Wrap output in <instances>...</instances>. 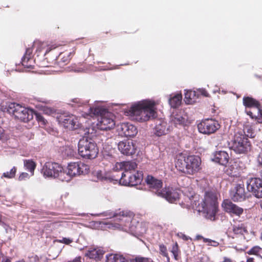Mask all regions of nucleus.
Here are the masks:
<instances>
[{
  "label": "nucleus",
  "instance_id": "nucleus-14",
  "mask_svg": "<svg viewBox=\"0 0 262 262\" xmlns=\"http://www.w3.org/2000/svg\"><path fill=\"white\" fill-rule=\"evenodd\" d=\"M184 101L187 104H192L198 101L200 95L207 97V92L203 89H199L197 91H185Z\"/></svg>",
  "mask_w": 262,
  "mask_h": 262
},
{
  "label": "nucleus",
  "instance_id": "nucleus-30",
  "mask_svg": "<svg viewBox=\"0 0 262 262\" xmlns=\"http://www.w3.org/2000/svg\"><path fill=\"white\" fill-rule=\"evenodd\" d=\"M107 262H127L122 255L118 254H110L106 256Z\"/></svg>",
  "mask_w": 262,
  "mask_h": 262
},
{
  "label": "nucleus",
  "instance_id": "nucleus-55",
  "mask_svg": "<svg viewBox=\"0 0 262 262\" xmlns=\"http://www.w3.org/2000/svg\"><path fill=\"white\" fill-rule=\"evenodd\" d=\"M203 237L202 235H197L195 237V239L196 240H200L201 239H203Z\"/></svg>",
  "mask_w": 262,
  "mask_h": 262
},
{
  "label": "nucleus",
  "instance_id": "nucleus-18",
  "mask_svg": "<svg viewBox=\"0 0 262 262\" xmlns=\"http://www.w3.org/2000/svg\"><path fill=\"white\" fill-rule=\"evenodd\" d=\"M235 192L231 196L234 202H242L246 199V193L245 189L244 183L240 181L235 187Z\"/></svg>",
  "mask_w": 262,
  "mask_h": 262
},
{
  "label": "nucleus",
  "instance_id": "nucleus-21",
  "mask_svg": "<svg viewBox=\"0 0 262 262\" xmlns=\"http://www.w3.org/2000/svg\"><path fill=\"white\" fill-rule=\"evenodd\" d=\"M199 131L204 134L213 133V120L211 119H206L198 125Z\"/></svg>",
  "mask_w": 262,
  "mask_h": 262
},
{
  "label": "nucleus",
  "instance_id": "nucleus-24",
  "mask_svg": "<svg viewBox=\"0 0 262 262\" xmlns=\"http://www.w3.org/2000/svg\"><path fill=\"white\" fill-rule=\"evenodd\" d=\"M229 159L228 154L224 151H216L214 155V162L223 166H225L228 163Z\"/></svg>",
  "mask_w": 262,
  "mask_h": 262
},
{
  "label": "nucleus",
  "instance_id": "nucleus-9",
  "mask_svg": "<svg viewBox=\"0 0 262 262\" xmlns=\"http://www.w3.org/2000/svg\"><path fill=\"white\" fill-rule=\"evenodd\" d=\"M7 111L10 114H12L15 118L24 122H27L33 118V110L18 103H10L8 105Z\"/></svg>",
  "mask_w": 262,
  "mask_h": 262
},
{
  "label": "nucleus",
  "instance_id": "nucleus-48",
  "mask_svg": "<svg viewBox=\"0 0 262 262\" xmlns=\"http://www.w3.org/2000/svg\"><path fill=\"white\" fill-rule=\"evenodd\" d=\"M33 259H34L35 262H45L44 259H43L41 258H39L36 255L33 257Z\"/></svg>",
  "mask_w": 262,
  "mask_h": 262
},
{
  "label": "nucleus",
  "instance_id": "nucleus-45",
  "mask_svg": "<svg viewBox=\"0 0 262 262\" xmlns=\"http://www.w3.org/2000/svg\"><path fill=\"white\" fill-rule=\"evenodd\" d=\"M70 55H71V53H69L68 54H67V56H65L64 55L62 57L61 59H62V61L63 63H66V62H68L70 59Z\"/></svg>",
  "mask_w": 262,
  "mask_h": 262
},
{
  "label": "nucleus",
  "instance_id": "nucleus-51",
  "mask_svg": "<svg viewBox=\"0 0 262 262\" xmlns=\"http://www.w3.org/2000/svg\"><path fill=\"white\" fill-rule=\"evenodd\" d=\"M258 163L259 165L262 166V153H260L257 158Z\"/></svg>",
  "mask_w": 262,
  "mask_h": 262
},
{
  "label": "nucleus",
  "instance_id": "nucleus-50",
  "mask_svg": "<svg viewBox=\"0 0 262 262\" xmlns=\"http://www.w3.org/2000/svg\"><path fill=\"white\" fill-rule=\"evenodd\" d=\"M214 216H215V214L217 212L218 209V205L216 203L215 200H214Z\"/></svg>",
  "mask_w": 262,
  "mask_h": 262
},
{
  "label": "nucleus",
  "instance_id": "nucleus-41",
  "mask_svg": "<svg viewBox=\"0 0 262 262\" xmlns=\"http://www.w3.org/2000/svg\"><path fill=\"white\" fill-rule=\"evenodd\" d=\"M73 102L75 103V106H81L82 105H85V103L79 98H75L73 100Z\"/></svg>",
  "mask_w": 262,
  "mask_h": 262
},
{
  "label": "nucleus",
  "instance_id": "nucleus-25",
  "mask_svg": "<svg viewBox=\"0 0 262 262\" xmlns=\"http://www.w3.org/2000/svg\"><path fill=\"white\" fill-rule=\"evenodd\" d=\"M221 127L220 124L218 122L214 120V138H216V141L218 142L215 146L220 147L223 146L222 141H223V136L224 135V130L220 129Z\"/></svg>",
  "mask_w": 262,
  "mask_h": 262
},
{
  "label": "nucleus",
  "instance_id": "nucleus-62",
  "mask_svg": "<svg viewBox=\"0 0 262 262\" xmlns=\"http://www.w3.org/2000/svg\"><path fill=\"white\" fill-rule=\"evenodd\" d=\"M1 221H2V216H0V223L1 222Z\"/></svg>",
  "mask_w": 262,
  "mask_h": 262
},
{
  "label": "nucleus",
  "instance_id": "nucleus-17",
  "mask_svg": "<svg viewBox=\"0 0 262 262\" xmlns=\"http://www.w3.org/2000/svg\"><path fill=\"white\" fill-rule=\"evenodd\" d=\"M222 205L225 211L231 215L240 216L244 212L243 208L233 204L231 201L228 200L224 201Z\"/></svg>",
  "mask_w": 262,
  "mask_h": 262
},
{
  "label": "nucleus",
  "instance_id": "nucleus-53",
  "mask_svg": "<svg viewBox=\"0 0 262 262\" xmlns=\"http://www.w3.org/2000/svg\"><path fill=\"white\" fill-rule=\"evenodd\" d=\"M257 111L262 118V106H261V105L259 106V107L258 108Z\"/></svg>",
  "mask_w": 262,
  "mask_h": 262
},
{
  "label": "nucleus",
  "instance_id": "nucleus-4",
  "mask_svg": "<svg viewBox=\"0 0 262 262\" xmlns=\"http://www.w3.org/2000/svg\"><path fill=\"white\" fill-rule=\"evenodd\" d=\"M201 162L200 157L198 156H186L181 153L177 157L176 167L183 173L193 174L199 170Z\"/></svg>",
  "mask_w": 262,
  "mask_h": 262
},
{
  "label": "nucleus",
  "instance_id": "nucleus-3",
  "mask_svg": "<svg viewBox=\"0 0 262 262\" xmlns=\"http://www.w3.org/2000/svg\"><path fill=\"white\" fill-rule=\"evenodd\" d=\"M101 102H98L93 106H88V112L82 114L84 118L89 116L91 117L98 116L97 126L100 130H107L113 128L115 125L113 116L111 113L107 111L106 108L102 106Z\"/></svg>",
  "mask_w": 262,
  "mask_h": 262
},
{
  "label": "nucleus",
  "instance_id": "nucleus-23",
  "mask_svg": "<svg viewBox=\"0 0 262 262\" xmlns=\"http://www.w3.org/2000/svg\"><path fill=\"white\" fill-rule=\"evenodd\" d=\"M169 127L167 122L164 120H158L155 127V134L158 136L165 135L169 131Z\"/></svg>",
  "mask_w": 262,
  "mask_h": 262
},
{
  "label": "nucleus",
  "instance_id": "nucleus-52",
  "mask_svg": "<svg viewBox=\"0 0 262 262\" xmlns=\"http://www.w3.org/2000/svg\"><path fill=\"white\" fill-rule=\"evenodd\" d=\"M247 133H248L247 135H249L252 134V138L254 137V136H253L254 133L252 132V129L251 128H249L247 129Z\"/></svg>",
  "mask_w": 262,
  "mask_h": 262
},
{
  "label": "nucleus",
  "instance_id": "nucleus-34",
  "mask_svg": "<svg viewBox=\"0 0 262 262\" xmlns=\"http://www.w3.org/2000/svg\"><path fill=\"white\" fill-rule=\"evenodd\" d=\"M24 164L25 168L31 172V176H33L36 167L35 163L32 160H25Z\"/></svg>",
  "mask_w": 262,
  "mask_h": 262
},
{
  "label": "nucleus",
  "instance_id": "nucleus-26",
  "mask_svg": "<svg viewBox=\"0 0 262 262\" xmlns=\"http://www.w3.org/2000/svg\"><path fill=\"white\" fill-rule=\"evenodd\" d=\"M104 251L99 247L89 248L85 253V256L90 258L99 259L103 255Z\"/></svg>",
  "mask_w": 262,
  "mask_h": 262
},
{
  "label": "nucleus",
  "instance_id": "nucleus-22",
  "mask_svg": "<svg viewBox=\"0 0 262 262\" xmlns=\"http://www.w3.org/2000/svg\"><path fill=\"white\" fill-rule=\"evenodd\" d=\"M160 193L159 196L165 198L170 203L175 202L179 198L178 193L172 188H165Z\"/></svg>",
  "mask_w": 262,
  "mask_h": 262
},
{
  "label": "nucleus",
  "instance_id": "nucleus-7",
  "mask_svg": "<svg viewBox=\"0 0 262 262\" xmlns=\"http://www.w3.org/2000/svg\"><path fill=\"white\" fill-rule=\"evenodd\" d=\"M192 208L199 212H203L207 219L212 220L213 217V192H206L204 199L200 204L194 201L191 204Z\"/></svg>",
  "mask_w": 262,
  "mask_h": 262
},
{
  "label": "nucleus",
  "instance_id": "nucleus-35",
  "mask_svg": "<svg viewBox=\"0 0 262 262\" xmlns=\"http://www.w3.org/2000/svg\"><path fill=\"white\" fill-rule=\"evenodd\" d=\"M75 153V148L73 146H66L63 150V154L67 157H73Z\"/></svg>",
  "mask_w": 262,
  "mask_h": 262
},
{
  "label": "nucleus",
  "instance_id": "nucleus-40",
  "mask_svg": "<svg viewBox=\"0 0 262 262\" xmlns=\"http://www.w3.org/2000/svg\"><path fill=\"white\" fill-rule=\"evenodd\" d=\"M159 250L160 254L163 256L166 257L168 256L167 248L163 244L159 245Z\"/></svg>",
  "mask_w": 262,
  "mask_h": 262
},
{
  "label": "nucleus",
  "instance_id": "nucleus-11",
  "mask_svg": "<svg viewBox=\"0 0 262 262\" xmlns=\"http://www.w3.org/2000/svg\"><path fill=\"white\" fill-rule=\"evenodd\" d=\"M59 124L66 128L74 130L79 127L78 118L72 114L64 113L57 117Z\"/></svg>",
  "mask_w": 262,
  "mask_h": 262
},
{
  "label": "nucleus",
  "instance_id": "nucleus-63",
  "mask_svg": "<svg viewBox=\"0 0 262 262\" xmlns=\"http://www.w3.org/2000/svg\"><path fill=\"white\" fill-rule=\"evenodd\" d=\"M260 206H261V208H262V202L260 203Z\"/></svg>",
  "mask_w": 262,
  "mask_h": 262
},
{
  "label": "nucleus",
  "instance_id": "nucleus-6",
  "mask_svg": "<svg viewBox=\"0 0 262 262\" xmlns=\"http://www.w3.org/2000/svg\"><path fill=\"white\" fill-rule=\"evenodd\" d=\"M80 156L85 159H94L98 153L96 143L92 139L83 137L80 139L78 144Z\"/></svg>",
  "mask_w": 262,
  "mask_h": 262
},
{
  "label": "nucleus",
  "instance_id": "nucleus-60",
  "mask_svg": "<svg viewBox=\"0 0 262 262\" xmlns=\"http://www.w3.org/2000/svg\"><path fill=\"white\" fill-rule=\"evenodd\" d=\"M41 51V49H40L39 48H37L36 49V51H38V52H40Z\"/></svg>",
  "mask_w": 262,
  "mask_h": 262
},
{
  "label": "nucleus",
  "instance_id": "nucleus-28",
  "mask_svg": "<svg viewBox=\"0 0 262 262\" xmlns=\"http://www.w3.org/2000/svg\"><path fill=\"white\" fill-rule=\"evenodd\" d=\"M116 167L117 168L124 169L125 171V172H123L124 174H127V173H132L131 171L134 170L137 168V165L133 161H125L117 163Z\"/></svg>",
  "mask_w": 262,
  "mask_h": 262
},
{
  "label": "nucleus",
  "instance_id": "nucleus-15",
  "mask_svg": "<svg viewBox=\"0 0 262 262\" xmlns=\"http://www.w3.org/2000/svg\"><path fill=\"white\" fill-rule=\"evenodd\" d=\"M117 130L121 136L134 137L137 133L136 127L128 122L121 123L118 125Z\"/></svg>",
  "mask_w": 262,
  "mask_h": 262
},
{
  "label": "nucleus",
  "instance_id": "nucleus-56",
  "mask_svg": "<svg viewBox=\"0 0 262 262\" xmlns=\"http://www.w3.org/2000/svg\"><path fill=\"white\" fill-rule=\"evenodd\" d=\"M3 133H4V129L2 127H0V139L2 138Z\"/></svg>",
  "mask_w": 262,
  "mask_h": 262
},
{
  "label": "nucleus",
  "instance_id": "nucleus-2",
  "mask_svg": "<svg viewBox=\"0 0 262 262\" xmlns=\"http://www.w3.org/2000/svg\"><path fill=\"white\" fill-rule=\"evenodd\" d=\"M154 102L144 100L133 104L125 111L126 116L137 121L146 122L156 116Z\"/></svg>",
  "mask_w": 262,
  "mask_h": 262
},
{
  "label": "nucleus",
  "instance_id": "nucleus-8",
  "mask_svg": "<svg viewBox=\"0 0 262 262\" xmlns=\"http://www.w3.org/2000/svg\"><path fill=\"white\" fill-rule=\"evenodd\" d=\"M88 170V166L82 163H70L68 164L66 170H62V172L61 173L60 180L69 182L71 178L74 176L86 173Z\"/></svg>",
  "mask_w": 262,
  "mask_h": 262
},
{
  "label": "nucleus",
  "instance_id": "nucleus-29",
  "mask_svg": "<svg viewBox=\"0 0 262 262\" xmlns=\"http://www.w3.org/2000/svg\"><path fill=\"white\" fill-rule=\"evenodd\" d=\"M243 101V104L246 107H254L258 110L260 105L257 100L250 97H244Z\"/></svg>",
  "mask_w": 262,
  "mask_h": 262
},
{
  "label": "nucleus",
  "instance_id": "nucleus-58",
  "mask_svg": "<svg viewBox=\"0 0 262 262\" xmlns=\"http://www.w3.org/2000/svg\"><path fill=\"white\" fill-rule=\"evenodd\" d=\"M166 258H167V261L166 262H170V258H169V256L166 257Z\"/></svg>",
  "mask_w": 262,
  "mask_h": 262
},
{
  "label": "nucleus",
  "instance_id": "nucleus-19",
  "mask_svg": "<svg viewBox=\"0 0 262 262\" xmlns=\"http://www.w3.org/2000/svg\"><path fill=\"white\" fill-rule=\"evenodd\" d=\"M37 43L35 42L33 46L31 48H28L26 49L25 55L22 58L23 66L28 69H32L34 66L35 60L33 58L32 53L33 48L37 45Z\"/></svg>",
  "mask_w": 262,
  "mask_h": 262
},
{
  "label": "nucleus",
  "instance_id": "nucleus-47",
  "mask_svg": "<svg viewBox=\"0 0 262 262\" xmlns=\"http://www.w3.org/2000/svg\"><path fill=\"white\" fill-rule=\"evenodd\" d=\"M36 117H37V118L38 120V121L42 122V123L43 124L46 123V120L44 119V118L42 116H41L40 115H37Z\"/></svg>",
  "mask_w": 262,
  "mask_h": 262
},
{
  "label": "nucleus",
  "instance_id": "nucleus-32",
  "mask_svg": "<svg viewBox=\"0 0 262 262\" xmlns=\"http://www.w3.org/2000/svg\"><path fill=\"white\" fill-rule=\"evenodd\" d=\"M182 98L181 94H177L169 99V103L172 107H177L181 104Z\"/></svg>",
  "mask_w": 262,
  "mask_h": 262
},
{
  "label": "nucleus",
  "instance_id": "nucleus-64",
  "mask_svg": "<svg viewBox=\"0 0 262 262\" xmlns=\"http://www.w3.org/2000/svg\"><path fill=\"white\" fill-rule=\"evenodd\" d=\"M215 91H216V90H213L214 93L215 92Z\"/></svg>",
  "mask_w": 262,
  "mask_h": 262
},
{
  "label": "nucleus",
  "instance_id": "nucleus-59",
  "mask_svg": "<svg viewBox=\"0 0 262 262\" xmlns=\"http://www.w3.org/2000/svg\"><path fill=\"white\" fill-rule=\"evenodd\" d=\"M183 239H185L186 240L187 239L186 236L185 235H183Z\"/></svg>",
  "mask_w": 262,
  "mask_h": 262
},
{
  "label": "nucleus",
  "instance_id": "nucleus-39",
  "mask_svg": "<svg viewBox=\"0 0 262 262\" xmlns=\"http://www.w3.org/2000/svg\"><path fill=\"white\" fill-rule=\"evenodd\" d=\"M171 252L173 254L174 258L177 259V257L178 255V252H179L178 245L177 242H176L173 245Z\"/></svg>",
  "mask_w": 262,
  "mask_h": 262
},
{
  "label": "nucleus",
  "instance_id": "nucleus-57",
  "mask_svg": "<svg viewBox=\"0 0 262 262\" xmlns=\"http://www.w3.org/2000/svg\"><path fill=\"white\" fill-rule=\"evenodd\" d=\"M247 113L248 115H249L251 118H253L254 116L253 115L251 111L247 112Z\"/></svg>",
  "mask_w": 262,
  "mask_h": 262
},
{
  "label": "nucleus",
  "instance_id": "nucleus-1",
  "mask_svg": "<svg viewBox=\"0 0 262 262\" xmlns=\"http://www.w3.org/2000/svg\"><path fill=\"white\" fill-rule=\"evenodd\" d=\"M112 217V221L105 223L108 225L109 228L130 232L134 234L144 233V230L142 228L141 224L135 218L133 212L121 211L113 213Z\"/></svg>",
  "mask_w": 262,
  "mask_h": 262
},
{
  "label": "nucleus",
  "instance_id": "nucleus-42",
  "mask_svg": "<svg viewBox=\"0 0 262 262\" xmlns=\"http://www.w3.org/2000/svg\"><path fill=\"white\" fill-rule=\"evenodd\" d=\"M96 176L98 180L104 181L107 180V178L103 176V173L101 171H97Z\"/></svg>",
  "mask_w": 262,
  "mask_h": 262
},
{
  "label": "nucleus",
  "instance_id": "nucleus-13",
  "mask_svg": "<svg viewBox=\"0 0 262 262\" xmlns=\"http://www.w3.org/2000/svg\"><path fill=\"white\" fill-rule=\"evenodd\" d=\"M247 189L258 198H262V180L259 178H251L247 181Z\"/></svg>",
  "mask_w": 262,
  "mask_h": 262
},
{
  "label": "nucleus",
  "instance_id": "nucleus-46",
  "mask_svg": "<svg viewBox=\"0 0 262 262\" xmlns=\"http://www.w3.org/2000/svg\"><path fill=\"white\" fill-rule=\"evenodd\" d=\"M57 47V46L55 44H54V45H51L50 46H49L47 49V50H46V53L45 54H47V53H48L49 52H50L51 50H53V49H54L55 48H56Z\"/></svg>",
  "mask_w": 262,
  "mask_h": 262
},
{
  "label": "nucleus",
  "instance_id": "nucleus-27",
  "mask_svg": "<svg viewBox=\"0 0 262 262\" xmlns=\"http://www.w3.org/2000/svg\"><path fill=\"white\" fill-rule=\"evenodd\" d=\"M188 121L187 116L185 114H176L171 117V122L175 126H182L186 125Z\"/></svg>",
  "mask_w": 262,
  "mask_h": 262
},
{
  "label": "nucleus",
  "instance_id": "nucleus-54",
  "mask_svg": "<svg viewBox=\"0 0 262 262\" xmlns=\"http://www.w3.org/2000/svg\"><path fill=\"white\" fill-rule=\"evenodd\" d=\"M246 262H255L254 259L253 257H248Z\"/></svg>",
  "mask_w": 262,
  "mask_h": 262
},
{
  "label": "nucleus",
  "instance_id": "nucleus-31",
  "mask_svg": "<svg viewBox=\"0 0 262 262\" xmlns=\"http://www.w3.org/2000/svg\"><path fill=\"white\" fill-rule=\"evenodd\" d=\"M225 172L230 177H236L237 174V165L235 162L230 163L227 167L224 169Z\"/></svg>",
  "mask_w": 262,
  "mask_h": 262
},
{
  "label": "nucleus",
  "instance_id": "nucleus-43",
  "mask_svg": "<svg viewBox=\"0 0 262 262\" xmlns=\"http://www.w3.org/2000/svg\"><path fill=\"white\" fill-rule=\"evenodd\" d=\"M58 242L61 243L69 245L73 242V240L70 238L63 237L61 239L59 240Z\"/></svg>",
  "mask_w": 262,
  "mask_h": 262
},
{
  "label": "nucleus",
  "instance_id": "nucleus-20",
  "mask_svg": "<svg viewBox=\"0 0 262 262\" xmlns=\"http://www.w3.org/2000/svg\"><path fill=\"white\" fill-rule=\"evenodd\" d=\"M146 181L147 185L151 189V191L156 193L158 196L160 195V192L162 191V189L161 190L162 186V181L150 176H147Z\"/></svg>",
  "mask_w": 262,
  "mask_h": 262
},
{
  "label": "nucleus",
  "instance_id": "nucleus-36",
  "mask_svg": "<svg viewBox=\"0 0 262 262\" xmlns=\"http://www.w3.org/2000/svg\"><path fill=\"white\" fill-rule=\"evenodd\" d=\"M130 262H154L152 259L140 256H136L134 258L130 259Z\"/></svg>",
  "mask_w": 262,
  "mask_h": 262
},
{
  "label": "nucleus",
  "instance_id": "nucleus-16",
  "mask_svg": "<svg viewBox=\"0 0 262 262\" xmlns=\"http://www.w3.org/2000/svg\"><path fill=\"white\" fill-rule=\"evenodd\" d=\"M118 149L123 155H132L136 151L135 144L132 140H126L120 142L118 145Z\"/></svg>",
  "mask_w": 262,
  "mask_h": 262
},
{
  "label": "nucleus",
  "instance_id": "nucleus-12",
  "mask_svg": "<svg viewBox=\"0 0 262 262\" xmlns=\"http://www.w3.org/2000/svg\"><path fill=\"white\" fill-rule=\"evenodd\" d=\"M142 171H134V173H121L120 183L125 186H135L141 183L143 179Z\"/></svg>",
  "mask_w": 262,
  "mask_h": 262
},
{
  "label": "nucleus",
  "instance_id": "nucleus-49",
  "mask_svg": "<svg viewBox=\"0 0 262 262\" xmlns=\"http://www.w3.org/2000/svg\"><path fill=\"white\" fill-rule=\"evenodd\" d=\"M203 241L204 243H208V245H211V243L212 241L210 239L207 238H203Z\"/></svg>",
  "mask_w": 262,
  "mask_h": 262
},
{
  "label": "nucleus",
  "instance_id": "nucleus-37",
  "mask_svg": "<svg viewBox=\"0 0 262 262\" xmlns=\"http://www.w3.org/2000/svg\"><path fill=\"white\" fill-rule=\"evenodd\" d=\"M261 248L259 247V246H256L253 247H252L251 249H250L249 251L246 252V253H247L249 255H255L258 256L259 252L260 251Z\"/></svg>",
  "mask_w": 262,
  "mask_h": 262
},
{
  "label": "nucleus",
  "instance_id": "nucleus-10",
  "mask_svg": "<svg viewBox=\"0 0 262 262\" xmlns=\"http://www.w3.org/2000/svg\"><path fill=\"white\" fill-rule=\"evenodd\" d=\"M63 168L57 163L46 162L41 169V172L45 178H58L60 180Z\"/></svg>",
  "mask_w": 262,
  "mask_h": 262
},
{
  "label": "nucleus",
  "instance_id": "nucleus-5",
  "mask_svg": "<svg viewBox=\"0 0 262 262\" xmlns=\"http://www.w3.org/2000/svg\"><path fill=\"white\" fill-rule=\"evenodd\" d=\"M248 137L252 138V135H246L245 131L236 133L231 141V148L236 154L248 153L251 148V144Z\"/></svg>",
  "mask_w": 262,
  "mask_h": 262
},
{
  "label": "nucleus",
  "instance_id": "nucleus-61",
  "mask_svg": "<svg viewBox=\"0 0 262 262\" xmlns=\"http://www.w3.org/2000/svg\"><path fill=\"white\" fill-rule=\"evenodd\" d=\"M260 239L262 241V231H261V233L260 234Z\"/></svg>",
  "mask_w": 262,
  "mask_h": 262
},
{
  "label": "nucleus",
  "instance_id": "nucleus-33",
  "mask_svg": "<svg viewBox=\"0 0 262 262\" xmlns=\"http://www.w3.org/2000/svg\"><path fill=\"white\" fill-rule=\"evenodd\" d=\"M232 230L236 234L243 235L245 233H248L247 227L243 223L234 225L233 226Z\"/></svg>",
  "mask_w": 262,
  "mask_h": 262
},
{
  "label": "nucleus",
  "instance_id": "nucleus-38",
  "mask_svg": "<svg viewBox=\"0 0 262 262\" xmlns=\"http://www.w3.org/2000/svg\"><path fill=\"white\" fill-rule=\"evenodd\" d=\"M16 171V168L15 167H13L9 172L7 171L6 172H4L3 174V177L11 179L13 178Z\"/></svg>",
  "mask_w": 262,
  "mask_h": 262
},
{
  "label": "nucleus",
  "instance_id": "nucleus-44",
  "mask_svg": "<svg viewBox=\"0 0 262 262\" xmlns=\"http://www.w3.org/2000/svg\"><path fill=\"white\" fill-rule=\"evenodd\" d=\"M29 178V174L27 172H22L19 177V180L22 181L24 180H25L26 179Z\"/></svg>",
  "mask_w": 262,
  "mask_h": 262
}]
</instances>
